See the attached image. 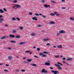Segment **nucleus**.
Here are the masks:
<instances>
[{
	"label": "nucleus",
	"mask_w": 74,
	"mask_h": 74,
	"mask_svg": "<svg viewBox=\"0 0 74 74\" xmlns=\"http://www.w3.org/2000/svg\"><path fill=\"white\" fill-rule=\"evenodd\" d=\"M42 73H46V74L48 73V71L47 70H45V69H43L42 70Z\"/></svg>",
	"instance_id": "f257e3e1"
},
{
	"label": "nucleus",
	"mask_w": 74,
	"mask_h": 74,
	"mask_svg": "<svg viewBox=\"0 0 74 74\" xmlns=\"http://www.w3.org/2000/svg\"><path fill=\"white\" fill-rule=\"evenodd\" d=\"M39 55L42 56V57H47V55H44L43 53H40Z\"/></svg>",
	"instance_id": "f03ea898"
},
{
	"label": "nucleus",
	"mask_w": 74,
	"mask_h": 74,
	"mask_svg": "<svg viewBox=\"0 0 74 74\" xmlns=\"http://www.w3.org/2000/svg\"><path fill=\"white\" fill-rule=\"evenodd\" d=\"M51 72L53 73H54V74H57L59 73V71H52Z\"/></svg>",
	"instance_id": "7ed1b4c3"
},
{
	"label": "nucleus",
	"mask_w": 74,
	"mask_h": 74,
	"mask_svg": "<svg viewBox=\"0 0 74 74\" xmlns=\"http://www.w3.org/2000/svg\"><path fill=\"white\" fill-rule=\"evenodd\" d=\"M4 21V19L2 18H0V23H3Z\"/></svg>",
	"instance_id": "20e7f679"
},
{
	"label": "nucleus",
	"mask_w": 74,
	"mask_h": 74,
	"mask_svg": "<svg viewBox=\"0 0 74 74\" xmlns=\"http://www.w3.org/2000/svg\"><path fill=\"white\" fill-rule=\"evenodd\" d=\"M59 33H66V32L64 30L60 31H59Z\"/></svg>",
	"instance_id": "39448f33"
},
{
	"label": "nucleus",
	"mask_w": 74,
	"mask_h": 74,
	"mask_svg": "<svg viewBox=\"0 0 74 74\" xmlns=\"http://www.w3.org/2000/svg\"><path fill=\"white\" fill-rule=\"evenodd\" d=\"M15 7H16L17 8H21V5H19L18 4H15Z\"/></svg>",
	"instance_id": "423d86ee"
},
{
	"label": "nucleus",
	"mask_w": 74,
	"mask_h": 74,
	"mask_svg": "<svg viewBox=\"0 0 74 74\" xmlns=\"http://www.w3.org/2000/svg\"><path fill=\"white\" fill-rule=\"evenodd\" d=\"M12 59V57L11 56H10L8 57V60H11Z\"/></svg>",
	"instance_id": "0eeeda50"
},
{
	"label": "nucleus",
	"mask_w": 74,
	"mask_h": 74,
	"mask_svg": "<svg viewBox=\"0 0 74 74\" xmlns=\"http://www.w3.org/2000/svg\"><path fill=\"white\" fill-rule=\"evenodd\" d=\"M50 62L48 61V62H46L45 63V65L46 66H49L50 65Z\"/></svg>",
	"instance_id": "6e6552de"
},
{
	"label": "nucleus",
	"mask_w": 74,
	"mask_h": 74,
	"mask_svg": "<svg viewBox=\"0 0 74 74\" xmlns=\"http://www.w3.org/2000/svg\"><path fill=\"white\" fill-rule=\"evenodd\" d=\"M9 36L10 37H12V38H14L15 37V36L14 35L10 34L9 35Z\"/></svg>",
	"instance_id": "1a4fd4ad"
},
{
	"label": "nucleus",
	"mask_w": 74,
	"mask_h": 74,
	"mask_svg": "<svg viewBox=\"0 0 74 74\" xmlns=\"http://www.w3.org/2000/svg\"><path fill=\"white\" fill-rule=\"evenodd\" d=\"M8 37L7 36H5L1 38V40H3V39H5L6 38H8Z\"/></svg>",
	"instance_id": "9d476101"
},
{
	"label": "nucleus",
	"mask_w": 74,
	"mask_h": 74,
	"mask_svg": "<svg viewBox=\"0 0 74 74\" xmlns=\"http://www.w3.org/2000/svg\"><path fill=\"white\" fill-rule=\"evenodd\" d=\"M32 19L33 20H35V21H37L38 19H37V18H36V17H33L32 18Z\"/></svg>",
	"instance_id": "9b49d317"
},
{
	"label": "nucleus",
	"mask_w": 74,
	"mask_h": 74,
	"mask_svg": "<svg viewBox=\"0 0 74 74\" xmlns=\"http://www.w3.org/2000/svg\"><path fill=\"white\" fill-rule=\"evenodd\" d=\"M73 60V58H68L67 60H69V61H71V60Z\"/></svg>",
	"instance_id": "f8f14e48"
},
{
	"label": "nucleus",
	"mask_w": 74,
	"mask_h": 74,
	"mask_svg": "<svg viewBox=\"0 0 74 74\" xmlns=\"http://www.w3.org/2000/svg\"><path fill=\"white\" fill-rule=\"evenodd\" d=\"M15 37L16 38H20V36L19 35L16 36Z\"/></svg>",
	"instance_id": "ddd939ff"
},
{
	"label": "nucleus",
	"mask_w": 74,
	"mask_h": 74,
	"mask_svg": "<svg viewBox=\"0 0 74 74\" xmlns=\"http://www.w3.org/2000/svg\"><path fill=\"white\" fill-rule=\"evenodd\" d=\"M10 42L12 43H16V41L15 40H12L10 41Z\"/></svg>",
	"instance_id": "4468645a"
},
{
	"label": "nucleus",
	"mask_w": 74,
	"mask_h": 74,
	"mask_svg": "<svg viewBox=\"0 0 74 74\" xmlns=\"http://www.w3.org/2000/svg\"><path fill=\"white\" fill-rule=\"evenodd\" d=\"M31 65H32V66H37V65L36 64H31Z\"/></svg>",
	"instance_id": "2eb2a0df"
},
{
	"label": "nucleus",
	"mask_w": 74,
	"mask_h": 74,
	"mask_svg": "<svg viewBox=\"0 0 74 74\" xmlns=\"http://www.w3.org/2000/svg\"><path fill=\"white\" fill-rule=\"evenodd\" d=\"M27 62H32V60L31 59H29L27 60Z\"/></svg>",
	"instance_id": "dca6fc26"
},
{
	"label": "nucleus",
	"mask_w": 74,
	"mask_h": 74,
	"mask_svg": "<svg viewBox=\"0 0 74 74\" xmlns=\"http://www.w3.org/2000/svg\"><path fill=\"white\" fill-rule=\"evenodd\" d=\"M62 45H60L58 46V48H62Z\"/></svg>",
	"instance_id": "f3484780"
},
{
	"label": "nucleus",
	"mask_w": 74,
	"mask_h": 74,
	"mask_svg": "<svg viewBox=\"0 0 74 74\" xmlns=\"http://www.w3.org/2000/svg\"><path fill=\"white\" fill-rule=\"evenodd\" d=\"M50 24H55V22L53 21H51V22H50Z\"/></svg>",
	"instance_id": "a211bd4d"
},
{
	"label": "nucleus",
	"mask_w": 74,
	"mask_h": 74,
	"mask_svg": "<svg viewBox=\"0 0 74 74\" xmlns=\"http://www.w3.org/2000/svg\"><path fill=\"white\" fill-rule=\"evenodd\" d=\"M0 13H4V11L1 9H0Z\"/></svg>",
	"instance_id": "6ab92c4d"
},
{
	"label": "nucleus",
	"mask_w": 74,
	"mask_h": 74,
	"mask_svg": "<svg viewBox=\"0 0 74 74\" xmlns=\"http://www.w3.org/2000/svg\"><path fill=\"white\" fill-rule=\"evenodd\" d=\"M31 36H35V34H34V33H32V34H31Z\"/></svg>",
	"instance_id": "aec40b11"
},
{
	"label": "nucleus",
	"mask_w": 74,
	"mask_h": 74,
	"mask_svg": "<svg viewBox=\"0 0 74 74\" xmlns=\"http://www.w3.org/2000/svg\"><path fill=\"white\" fill-rule=\"evenodd\" d=\"M17 2H18V1L16 0H15L13 1V3H17Z\"/></svg>",
	"instance_id": "412c9836"
},
{
	"label": "nucleus",
	"mask_w": 74,
	"mask_h": 74,
	"mask_svg": "<svg viewBox=\"0 0 74 74\" xmlns=\"http://www.w3.org/2000/svg\"><path fill=\"white\" fill-rule=\"evenodd\" d=\"M50 15H51V16H54V15H55V14H54L53 13H50Z\"/></svg>",
	"instance_id": "4be33fe9"
},
{
	"label": "nucleus",
	"mask_w": 74,
	"mask_h": 74,
	"mask_svg": "<svg viewBox=\"0 0 74 74\" xmlns=\"http://www.w3.org/2000/svg\"><path fill=\"white\" fill-rule=\"evenodd\" d=\"M48 39H43V41H48Z\"/></svg>",
	"instance_id": "5701e85b"
},
{
	"label": "nucleus",
	"mask_w": 74,
	"mask_h": 74,
	"mask_svg": "<svg viewBox=\"0 0 74 74\" xmlns=\"http://www.w3.org/2000/svg\"><path fill=\"white\" fill-rule=\"evenodd\" d=\"M25 44V43L23 42H21L19 44H20V45H22V44Z\"/></svg>",
	"instance_id": "b1692460"
},
{
	"label": "nucleus",
	"mask_w": 74,
	"mask_h": 74,
	"mask_svg": "<svg viewBox=\"0 0 74 74\" xmlns=\"http://www.w3.org/2000/svg\"><path fill=\"white\" fill-rule=\"evenodd\" d=\"M37 50L38 51H40V49L39 48H37Z\"/></svg>",
	"instance_id": "393cba45"
},
{
	"label": "nucleus",
	"mask_w": 74,
	"mask_h": 74,
	"mask_svg": "<svg viewBox=\"0 0 74 74\" xmlns=\"http://www.w3.org/2000/svg\"><path fill=\"white\" fill-rule=\"evenodd\" d=\"M12 21H16V19L15 18L13 17L12 18Z\"/></svg>",
	"instance_id": "a878e982"
},
{
	"label": "nucleus",
	"mask_w": 74,
	"mask_h": 74,
	"mask_svg": "<svg viewBox=\"0 0 74 74\" xmlns=\"http://www.w3.org/2000/svg\"><path fill=\"white\" fill-rule=\"evenodd\" d=\"M70 20L71 21H74V19H73L72 17H70Z\"/></svg>",
	"instance_id": "bb28decb"
},
{
	"label": "nucleus",
	"mask_w": 74,
	"mask_h": 74,
	"mask_svg": "<svg viewBox=\"0 0 74 74\" xmlns=\"http://www.w3.org/2000/svg\"><path fill=\"white\" fill-rule=\"evenodd\" d=\"M44 7H46V8H47V4L44 5Z\"/></svg>",
	"instance_id": "cd10ccee"
},
{
	"label": "nucleus",
	"mask_w": 74,
	"mask_h": 74,
	"mask_svg": "<svg viewBox=\"0 0 74 74\" xmlns=\"http://www.w3.org/2000/svg\"><path fill=\"white\" fill-rule=\"evenodd\" d=\"M57 69L58 70H62V68L60 67H58Z\"/></svg>",
	"instance_id": "c85d7f7f"
},
{
	"label": "nucleus",
	"mask_w": 74,
	"mask_h": 74,
	"mask_svg": "<svg viewBox=\"0 0 74 74\" xmlns=\"http://www.w3.org/2000/svg\"><path fill=\"white\" fill-rule=\"evenodd\" d=\"M19 29H20V30H23V27H20Z\"/></svg>",
	"instance_id": "c756f323"
},
{
	"label": "nucleus",
	"mask_w": 74,
	"mask_h": 74,
	"mask_svg": "<svg viewBox=\"0 0 74 74\" xmlns=\"http://www.w3.org/2000/svg\"><path fill=\"white\" fill-rule=\"evenodd\" d=\"M28 52H30L29 51H25V53H28Z\"/></svg>",
	"instance_id": "7c9ffc66"
},
{
	"label": "nucleus",
	"mask_w": 74,
	"mask_h": 74,
	"mask_svg": "<svg viewBox=\"0 0 74 74\" xmlns=\"http://www.w3.org/2000/svg\"><path fill=\"white\" fill-rule=\"evenodd\" d=\"M12 32L13 33H15V32H16V31L15 30H14L12 31Z\"/></svg>",
	"instance_id": "2f4dec72"
},
{
	"label": "nucleus",
	"mask_w": 74,
	"mask_h": 74,
	"mask_svg": "<svg viewBox=\"0 0 74 74\" xmlns=\"http://www.w3.org/2000/svg\"><path fill=\"white\" fill-rule=\"evenodd\" d=\"M3 10L5 11H7V10H6L5 8H3Z\"/></svg>",
	"instance_id": "473e14b6"
},
{
	"label": "nucleus",
	"mask_w": 74,
	"mask_h": 74,
	"mask_svg": "<svg viewBox=\"0 0 74 74\" xmlns=\"http://www.w3.org/2000/svg\"><path fill=\"white\" fill-rule=\"evenodd\" d=\"M16 19L18 21H20V19L19 18H17V17L16 18Z\"/></svg>",
	"instance_id": "72a5a7b5"
},
{
	"label": "nucleus",
	"mask_w": 74,
	"mask_h": 74,
	"mask_svg": "<svg viewBox=\"0 0 74 74\" xmlns=\"http://www.w3.org/2000/svg\"><path fill=\"white\" fill-rule=\"evenodd\" d=\"M57 13L58 12H54V14H57Z\"/></svg>",
	"instance_id": "f704fd0d"
},
{
	"label": "nucleus",
	"mask_w": 74,
	"mask_h": 74,
	"mask_svg": "<svg viewBox=\"0 0 74 74\" xmlns=\"http://www.w3.org/2000/svg\"><path fill=\"white\" fill-rule=\"evenodd\" d=\"M51 2L52 3H56V2H55V1H52Z\"/></svg>",
	"instance_id": "c9c22d12"
},
{
	"label": "nucleus",
	"mask_w": 74,
	"mask_h": 74,
	"mask_svg": "<svg viewBox=\"0 0 74 74\" xmlns=\"http://www.w3.org/2000/svg\"><path fill=\"white\" fill-rule=\"evenodd\" d=\"M41 3H44V2H45V1H44V0H42L41 1Z\"/></svg>",
	"instance_id": "e433bc0d"
},
{
	"label": "nucleus",
	"mask_w": 74,
	"mask_h": 74,
	"mask_svg": "<svg viewBox=\"0 0 74 74\" xmlns=\"http://www.w3.org/2000/svg\"><path fill=\"white\" fill-rule=\"evenodd\" d=\"M62 60H66V58H63Z\"/></svg>",
	"instance_id": "4c0bfd02"
},
{
	"label": "nucleus",
	"mask_w": 74,
	"mask_h": 74,
	"mask_svg": "<svg viewBox=\"0 0 74 74\" xmlns=\"http://www.w3.org/2000/svg\"><path fill=\"white\" fill-rule=\"evenodd\" d=\"M42 17L44 18H46V16H44L43 15L42 16Z\"/></svg>",
	"instance_id": "58836bf2"
},
{
	"label": "nucleus",
	"mask_w": 74,
	"mask_h": 74,
	"mask_svg": "<svg viewBox=\"0 0 74 74\" xmlns=\"http://www.w3.org/2000/svg\"><path fill=\"white\" fill-rule=\"evenodd\" d=\"M35 15H36V16H39V14H35Z\"/></svg>",
	"instance_id": "ea45409f"
},
{
	"label": "nucleus",
	"mask_w": 74,
	"mask_h": 74,
	"mask_svg": "<svg viewBox=\"0 0 74 74\" xmlns=\"http://www.w3.org/2000/svg\"><path fill=\"white\" fill-rule=\"evenodd\" d=\"M43 53L46 54V53H48L47 52H46L45 51H44V52H43Z\"/></svg>",
	"instance_id": "a19ab883"
},
{
	"label": "nucleus",
	"mask_w": 74,
	"mask_h": 74,
	"mask_svg": "<svg viewBox=\"0 0 74 74\" xmlns=\"http://www.w3.org/2000/svg\"><path fill=\"white\" fill-rule=\"evenodd\" d=\"M21 71H22V72H24V71H25V70H21Z\"/></svg>",
	"instance_id": "79ce46f5"
},
{
	"label": "nucleus",
	"mask_w": 74,
	"mask_h": 74,
	"mask_svg": "<svg viewBox=\"0 0 74 74\" xmlns=\"http://www.w3.org/2000/svg\"><path fill=\"white\" fill-rule=\"evenodd\" d=\"M15 6H14L13 7V8L14 9H16V8H15Z\"/></svg>",
	"instance_id": "37998d69"
},
{
	"label": "nucleus",
	"mask_w": 74,
	"mask_h": 74,
	"mask_svg": "<svg viewBox=\"0 0 74 74\" xmlns=\"http://www.w3.org/2000/svg\"><path fill=\"white\" fill-rule=\"evenodd\" d=\"M60 34V33H58L57 34L56 36H58Z\"/></svg>",
	"instance_id": "c03bdc74"
},
{
	"label": "nucleus",
	"mask_w": 74,
	"mask_h": 74,
	"mask_svg": "<svg viewBox=\"0 0 74 74\" xmlns=\"http://www.w3.org/2000/svg\"><path fill=\"white\" fill-rule=\"evenodd\" d=\"M51 45L50 43H47L46 44V45Z\"/></svg>",
	"instance_id": "a18cd8bd"
},
{
	"label": "nucleus",
	"mask_w": 74,
	"mask_h": 74,
	"mask_svg": "<svg viewBox=\"0 0 74 74\" xmlns=\"http://www.w3.org/2000/svg\"><path fill=\"white\" fill-rule=\"evenodd\" d=\"M34 57L36 58H38V57L36 56H34Z\"/></svg>",
	"instance_id": "49530a36"
},
{
	"label": "nucleus",
	"mask_w": 74,
	"mask_h": 74,
	"mask_svg": "<svg viewBox=\"0 0 74 74\" xmlns=\"http://www.w3.org/2000/svg\"><path fill=\"white\" fill-rule=\"evenodd\" d=\"M59 55L55 56L56 58H58V57H59Z\"/></svg>",
	"instance_id": "de8ad7c7"
},
{
	"label": "nucleus",
	"mask_w": 74,
	"mask_h": 74,
	"mask_svg": "<svg viewBox=\"0 0 74 74\" xmlns=\"http://www.w3.org/2000/svg\"><path fill=\"white\" fill-rule=\"evenodd\" d=\"M57 64H60V65L61 64V63H59V62H57Z\"/></svg>",
	"instance_id": "09e8293b"
},
{
	"label": "nucleus",
	"mask_w": 74,
	"mask_h": 74,
	"mask_svg": "<svg viewBox=\"0 0 74 74\" xmlns=\"http://www.w3.org/2000/svg\"><path fill=\"white\" fill-rule=\"evenodd\" d=\"M38 27H40V26H41V25H38Z\"/></svg>",
	"instance_id": "8fccbe9b"
},
{
	"label": "nucleus",
	"mask_w": 74,
	"mask_h": 74,
	"mask_svg": "<svg viewBox=\"0 0 74 74\" xmlns=\"http://www.w3.org/2000/svg\"><path fill=\"white\" fill-rule=\"evenodd\" d=\"M50 69H51V70H52V69H53V68L52 67H50Z\"/></svg>",
	"instance_id": "3c124183"
},
{
	"label": "nucleus",
	"mask_w": 74,
	"mask_h": 74,
	"mask_svg": "<svg viewBox=\"0 0 74 74\" xmlns=\"http://www.w3.org/2000/svg\"><path fill=\"white\" fill-rule=\"evenodd\" d=\"M4 71H6V72H7V71H8V70H4Z\"/></svg>",
	"instance_id": "603ef678"
},
{
	"label": "nucleus",
	"mask_w": 74,
	"mask_h": 74,
	"mask_svg": "<svg viewBox=\"0 0 74 74\" xmlns=\"http://www.w3.org/2000/svg\"><path fill=\"white\" fill-rule=\"evenodd\" d=\"M56 16H59V14H57L56 15Z\"/></svg>",
	"instance_id": "864d4df0"
},
{
	"label": "nucleus",
	"mask_w": 74,
	"mask_h": 74,
	"mask_svg": "<svg viewBox=\"0 0 74 74\" xmlns=\"http://www.w3.org/2000/svg\"><path fill=\"white\" fill-rule=\"evenodd\" d=\"M29 14L30 15H32V13H30Z\"/></svg>",
	"instance_id": "5fc2aeb1"
},
{
	"label": "nucleus",
	"mask_w": 74,
	"mask_h": 74,
	"mask_svg": "<svg viewBox=\"0 0 74 74\" xmlns=\"http://www.w3.org/2000/svg\"><path fill=\"white\" fill-rule=\"evenodd\" d=\"M57 67H61V66H60V65L58 64V65L57 66Z\"/></svg>",
	"instance_id": "6e6d98bb"
},
{
	"label": "nucleus",
	"mask_w": 74,
	"mask_h": 74,
	"mask_svg": "<svg viewBox=\"0 0 74 74\" xmlns=\"http://www.w3.org/2000/svg\"><path fill=\"white\" fill-rule=\"evenodd\" d=\"M62 62L63 63H66V61H63Z\"/></svg>",
	"instance_id": "4d7b16f0"
},
{
	"label": "nucleus",
	"mask_w": 74,
	"mask_h": 74,
	"mask_svg": "<svg viewBox=\"0 0 74 74\" xmlns=\"http://www.w3.org/2000/svg\"><path fill=\"white\" fill-rule=\"evenodd\" d=\"M62 2H65V1L64 0H62Z\"/></svg>",
	"instance_id": "13d9d810"
},
{
	"label": "nucleus",
	"mask_w": 74,
	"mask_h": 74,
	"mask_svg": "<svg viewBox=\"0 0 74 74\" xmlns=\"http://www.w3.org/2000/svg\"><path fill=\"white\" fill-rule=\"evenodd\" d=\"M23 59L24 60H25V59H26V58L25 57H23Z\"/></svg>",
	"instance_id": "bf43d9fd"
},
{
	"label": "nucleus",
	"mask_w": 74,
	"mask_h": 74,
	"mask_svg": "<svg viewBox=\"0 0 74 74\" xmlns=\"http://www.w3.org/2000/svg\"><path fill=\"white\" fill-rule=\"evenodd\" d=\"M58 64H55V66H58Z\"/></svg>",
	"instance_id": "052dcab7"
},
{
	"label": "nucleus",
	"mask_w": 74,
	"mask_h": 74,
	"mask_svg": "<svg viewBox=\"0 0 74 74\" xmlns=\"http://www.w3.org/2000/svg\"><path fill=\"white\" fill-rule=\"evenodd\" d=\"M0 18H3V16L0 15Z\"/></svg>",
	"instance_id": "680f3d73"
},
{
	"label": "nucleus",
	"mask_w": 74,
	"mask_h": 74,
	"mask_svg": "<svg viewBox=\"0 0 74 74\" xmlns=\"http://www.w3.org/2000/svg\"><path fill=\"white\" fill-rule=\"evenodd\" d=\"M62 9L63 10H64V9H65V8L62 7Z\"/></svg>",
	"instance_id": "e2e57ef3"
},
{
	"label": "nucleus",
	"mask_w": 74,
	"mask_h": 74,
	"mask_svg": "<svg viewBox=\"0 0 74 74\" xmlns=\"http://www.w3.org/2000/svg\"><path fill=\"white\" fill-rule=\"evenodd\" d=\"M5 66H9V65L6 64Z\"/></svg>",
	"instance_id": "0e129e2a"
},
{
	"label": "nucleus",
	"mask_w": 74,
	"mask_h": 74,
	"mask_svg": "<svg viewBox=\"0 0 74 74\" xmlns=\"http://www.w3.org/2000/svg\"><path fill=\"white\" fill-rule=\"evenodd\" d=\"M5 26H6V27H8V25H5Z\"/></svg>",
	"instance_id": "69168bd1"
},
{
	"label": "nucleus",
	"mask_w": 74,
	"mask_h": 74,
	"mask_svg": "<svg viewBox=\"0 0 74 74\" xmlns=\"http://www.w3.org/2000/svg\"><path fill=\"white\" fill-rule=\"evenodd\" d=\"M11 49V48L10 47L8 48V49Z\"/></svg>",
	"instance_id": "338daca9"
},
{
	"label": "nucleus",
	"mask_w": 74,
	"mask_h": 74,
	"mask_svg": "<svg viewBox=\"0 0 74 74\" xmlns=\"http://www.w3.org/2000/svg\"><path fill=\"white\" fill-rule=\"evenodd\" d=\"M39 15H42V14L41 13H39Z\"/></svg>",
	"instance_id": "774afa93"
}]
</instances>
